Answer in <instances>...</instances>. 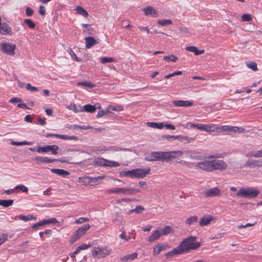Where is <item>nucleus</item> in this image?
<instances>
[{"mask_svg": "<svg viewBox=\"0 0 262 262\" xmlns=\"http://www.w3.org/2000/svg\"><path fill=\"white\" fill-rule=\"evenodd\" d=\"M183 154V151L180 150L168 152L154 151L146 156L145 159L147 161H167L172 158L181 157Z\"/></svg>", "mask_w": 262, "mask_h": 262, "instance_id": "nucleus-1", "label": "nucleus"}, {"mask_svg": "<svg viewBox=\"0 0 262 262\" xmlns=\"http://www.w3.org/2000/svg\"><path fill=\"white\" fill-rule=\"evenodd\" d=\"M196 236H190L184 239L178 246L182 250V253L188 252L192 250H196L201 246L200 242H195Z\"/></svg>", "mask_w": 262, "mask_h": 262, "instance_id": "nucleus-2", "label": "nucleus"}, {"mask_svg": "<svg viewBox=\"0 0 262 262\" xmlns=\"http://www.w3.org/2000/svg\"><path fill=\"white\" fill-rule=\"evenodd\" d=\"M259 193V191L256 188L242 187L239 189L236 195L245 198L253 199L256 198Z\"/></svg>", "mask_w": 262, "mask_h": 262, "instance_id": "nucleus-3", "label": "nucleus"}, {"mask_svg": "<svg viewBox=\"0 0 262 262\" xmlns=\"http://www.w3.org/2000/svg\"><path fill=\"white\" fill-rule=\"evenodd\" d=\"M150 168L134 169L132 170L123 171L121 174L126 177L143 178L149 173Z\"/></svg>", "mask_w": 262, "mask_h": 262, "instance_id": "nucleus-4", "label": "nucleus"}, {"mask_svg": "<svg viewBox=\"0 0 262 262\" xmlns=\"http://www.w3.org/2000/svg\"><path fill=\"white\" fill-rule=\"evenodd\" d=\"M91 226L89 224H84L77 229L70 236V242L73 244L82 236L85 234L86 231L89 230Z\"/></svg>", "mask_w": 262, "mask_h": 262, "instance_id": "nucleus-5", "label": "nucleus"}, {"mask_svg": "<svg viewBox=\"0 0 262 262\" xmlns=\"http://www.w3.org/2000/svg\"><path fill=\"white\" fill-rule=\"evenodd\" d=\"M112 251V249H108L106 247H97L93 249L92 254L94 257L102 258L109 255Z\"/></svg>", "mask_w": 262, "mask_h": 262, "instance_id": "nucleus-6", "label": "nucleus"}, {"mask_svg": "<svg viewBox=\"0 0 262 262\" xmlns=\"http://www.w3.org/2000/svg\"><path fill=\"white\" fill-rule=\"evenodd\" d=\"M244 131V129L243 128L230 125H222L221 126H217V132H229L236 133L237 132H243Z\"/></svg>", "mask_w": 262, "mask_h": 262, "instance_id": "nucleus-7", "label": "nucleus"}, {"mask_svg": "<svg viewBox=\"0 0 262 262\" xmlns=\"http://www.w3.org/2000/svg\"><path fill=\"white\" fill-rule=\"evenodd\" d=\"M2 50L9 55H13L15 54L16 45L10 43H3L1 45Z\"/></svg>", "mask_w": 262, "mask_h": 262, "instance_id": "nucleus-8", "label": "nucleus"}, {"mask_svg": "<svg viewBox=\"0 0 262 262\" xmlns=\"http://www.w3.org/2000/svg\"><path fill=\"white\" fill-rule=\"evenodd\" d=\"M212 171L216 170H224L226 169L227 165L223 160H214L211 161Z\"/></svg>", "mask_w": 262, "mask_h": 262, "instance_id": "nucleus-9", "label": "nucleus"}, {"mask_svg": "<svg viewBox=\"0 0 262 262\" xmlns=\"http://www.w3.org/2000/svg\"><path fill=\"white\" fill-rule=\"evenodd\" d=\"M195 167L198 168L206 171H212L211 161H206L202 162H198L195 165Z\"/></svg>", "mask_w": 262, "mask_h": 262, "instance_id": "nucleus-10", "label": "nucleus"}, {"mask_svg": "<svg viewBox=\"0 0 262 262\" xmlns=\"http://www.w3.org/2000/svg\"><path fill=\"white\" fill-rule=\"evenodd\" d=\"M37 164H41L42 163H51L57 161V159H50L47 157H36L33 159Z\"/></svg>", "mask_w": 262, "mask_h": 262, "instance_id": "nucleus-11", "label": "nucleus"}, {"mask_svg": "<svg viewBox=\"0 0 262 262\" xmlns=\"http://www.w3.org/2000/svg\"><path fill=\"white\" fill-rule=\"evenodd\" d=\"M221 193V190L217 187L212 188L208 189L204 193V196L206 198H212L219 195Z\"/></svg>", "mask_w": 262, "mask_h": 262, "instance_id": "nucleus-12", "label": "nucleus"}, {"mask_svg": "<svg viewBox=\"0 0 262 262\" xmlns=\"http://www.w3.org/2000/svg\"><path fill=\"white\" fill-rule=\"evenodd\" d=\"M172 103L175 106L179 107H189L193 105V103L192 102L188 100H173L172 101Z\"/></svg>", "mask_w": 262, "mask_h": 262, "instance_id": "nucleus-13", "label": "nucleus"}, {"mask_svg": "<svg viewBox=\"0 0 262 262\" xmlns=\"http://www.w3.org/2000/svg\"><path fill=\"white\" fill-rule=\"evenodd\" d=\"M245 166L247 167H262V160H248L245 163Z\"/></svg>", "mask_w": 262, "mask_h": 262, "instance_id": "nucleus-14", "label": "nucleus"}, {"mask_svg": "<svg viewBox=\"0 0 262 262\" xmlns=\"http://www.w3.org/2000/svg\"><path fill=\"white\" fill-rule=\"evenodd\" d=\"M104 176H99L98 177H88V183L91 186L97 185L102 182Z\"/></svg>", "mask_w": 262, "mask_h": 262, "instance_id": "nucleus-15", "label": "nucleus"}, {"mask_svg": "<svg viewBox=\"0 0 262 262\" xmlns=\"http://www.w3.org/2000/svg\"><path fill=\"white\" fill-rule=\"evenodd\" d=\"M107 194L111 193H123L128 195V188H117L114 189H108L106 191Z\"/></svg>", "mask_w": 262, "mask_h": 262, "instance_id": "nucleus-16", "label": "nucleus"}, {"mask_svg": "<svg viewBox=\"0 0 262 262\" xmlns=\"http://www.w3.org/2000/svg\"><path fill=\"white\" fill-rule=\"evenodd\" d=\"M214 217L210 215V216H203L201 218L200 221L199 222V225L201 227L205 226L208 225L210 223L211 221L214 220Z\"/></svg>", "mask_w": 262, "mask_h": 262, "instance_id": "nucleus-17", "label": "nucleus"}, {"mask_svg": "<svg viewBox=\"0 0 262 262\" xmlns=\"http://www.w3.org/2000/svg\"><path fill=\"white\" fill-rule=\"evenodd\" d=\"M0 33L4 35L11 34L12 33L11 28L6 23L1 24Z\"/></svg>", "mask_w": 262, "mask_h": 262, "instance_id": "nucleus-18", "label": "nucleus"}, {"mask_svg": "<svg viewBox=\"0 0 262 262\" xmlns=\"http://www.w3.org/2000/svg\"><path fill=\"white\" fill-rule=\"evenodd\" d=\"M85 48L90 49L94 45L98 43L97 40H96L93 37H88L85 38Z\"/></svg>", "mask_w": 262, "mask_h": 262, "instance_id": "nucleus-19", "label": "nucleus"}, {"mask_svg": "<svg viewBox=\"0 0 262 262\" xmlns=\"http://www.w3.org/2000/svg\"><path fill=\"white\" fill-rule=\"evenodd\" d=\"M96 111V107L94 105L85 104L81 107L80 112H85L88 113H94Z\"/></svg>", "mask_w": 262, "mask_h": 262, "instance_id": "nucleus-20", "label": "nucleus"}, {"mask_svg": "<svg viewBox=\"0 0 262 262\" xmlns=\"http://www.w3.org/2000/svg\"><path fill=\"white\" fill-rule=\"evenodd\" d=\"M143 11L146 15H151L152 17H157V13L155 9L151 6H147L143 9Z\"/></svg>", "mask_w": 262, "mask_h": 262, "instance_id": "nucleus-21", "label": "nucleus"}, {"mask_svg": "<svg viewBox=\"0 0 262 262\" xmlns=\"http://www.w3.org/2000/svg\"><path fill=\"white\" fill-rule=\"evenodd\" d=\"M182 254V250L181 249L180 247L178 246L176 248H174L172 251L169 252L167 253L165 256L166 258H169L174 256L176 255H179Z\"/></svg>", "mask_w": 262, "mask_h": 262, "instance_id": "nucleus-22", "label": "nucleus"}, {"mask_svg": "<svg viewBox=\"0 0 262 262\" xmlns=\"http://www.w3.org/2000/svg\"><path fill=\"white\" fill-rule=\"evenodd\" d=\"M161 234L160 231L156 230L148 237V241L150 243L154 242V241L158 239L161 237Z\"/></svg>", "mask_w": 262, "mask_h": 262, "instance_id": "nucleus-23", "label": "nucleus"}, {"mask_svg": "<svg viewBox=\"0 0 262 262\" xmlns=\"http://www.w3.org/2000/svg\"><path fill=\"white\" fill-rule=\"evenodd\" d=\"M51 171L53 173H55L59 176H62L63 177H66L70 174V172L69 171L64 169L53 168L51 169Z\"/></svg>", "mask_w": 262, "mask_h": 262, "instance_id": "nucleus-24", "label": "nucleus"}, {"mask_svg": "<svg viewBox=\"0 0 262 262\" xmlns=\"http://www.w3.org/2000/svg\"><path fill=\"white\" fill-rule=\"evenodd\" d=\"M186 50L191 52H193L195 55H199L200 54H202L204 53V50H198L196 47L194 46H189L186 48Z\"/></svg>", "mask_w": 262, "mask_h": 262, "instance_id": "nucleus-25", "label": "nucleus"}, {"mask_svg": "<svg viewBox=\"0 0 262 262\" xmlns=\"http://www.w3.org/2000/svg\"><path fill=\"white\" fill-rule=\"evenodd\" d=\"M108 160L102 158H96L94 161L95 165L100 166H107Z\"/></svg>", "mask_w": 262, "mask_h": 262, "instance_id": "nucleus-26", "label": "nucleus"}, {"mask_svg": "<svg viewBox=\"0 0 262 262\" xmlns=\"http://www.w3.org/2000/svg\"><path fill=\"white\" fill-rule=\"evenodd\" d=\"M138 254L136 252L133 253L132 254H127L123 256L121 258V260L122 262H126L128 260H134L137 257Z\"/></svg>", "mask_w": 262, "mask_h": 262, "instance_id": "nucleus-27", "label": "nucleus"}, {"mask_svg": "<svg viewBox=\"0 0 262 262\" xmlns=\"http://www.w3.org/2000/svg\"><path fill=\"white\" fill-rule=\"evenodd\" d=\"M51 145H45L43 146H37L36 148V151L38 153L48 152L51 149Z\"/></svg>", "mask_w": 262, "mask_h": 262, "instance_id": "nucleus-28", "label": "nucleus"}, {"mask_svg": "<svg viewBox=\"0 0 262 262\" xmlns=\"http://www.w3.org/2000/svg\"><path fill=\"white\" fill-rule=\"evenodd\" d=\"M217 126H216V125L214 124H206L204 125V130L207 132H212L215 131L217 132Z\"/></svg>", "mask_w": 262, "mask_h": 262, "instance_id": "nucleus-29", "label": "nucleus"}, {"mask_svg": "<svg viewBox=\"0 0 262 262\" xmlns=\"http://www.w3.org/2000/svg\"><path fill=\"white\" fill-rule=\"evenodd\" d=\"M147 125L148 126H150L152 128H159V129H162L164 127V123L161 122V123H157V122H148L147 123Z\"/></svg>", "mask_w": 262, "mask_h": 262, "instance_id": "nucleus-30", "label": "nucleus"}, {"mask_svg": "<svg viewBox=\"0 0 262 262\" xmlns=\"http://www.w3.org/2000/svg\"><path fill=\"white\" fill-rule=\"evenodd\" d=\"M76 10L77 13L82 15L85 17H87L89 15L88 12L80 6H78L76 7Z\"/></svg>", "mask_w": 262, "mask_h": 262, "instance_id": "nucleus-31", "label": "nucleus"}, {"mask_svg": "<svg viewBox=\"0 0 262 262\" xmlns=\"http://www.w3.org/2000/svg\"><path fill=\"white\" fill-rule=\"evenodd\" d=\"M14 201L13 200H1L0 199V206L4 207H8L13 204Z\"/></svg>", "mask_w": 262, "mask_h": 262, "instance_id": "nucleus-32", "label": "nucleus"}, {"mask_svg": "<svg viewBox=\"0 0 262 262\" xmlns=\"http://www.w3.org/2000/svg\"><path fill=\"white\" fill-rule=\"evenodd\" d=\"M178 138H179L178 140L179 141L183 142L185 143H190L191 141L194 140V138L186 136L179 135Z\"/></svg>", "mask_w": 262, "mask_h": 262, "instance_id": "nucleus-33", "label": "nucleus"}, {"mask_svg": "<svg viewBox=\"0 0 262 262\" xmlns=\"http://www.w3.org/2000/svg\"><path fill=\"white\" fill-rule=\"evenodd\" d=\"M198 220V217L197 216H192L188 218L186 221L185 224L188 226H190L194 223H196Z\"/></svg>", "mask_w": 262, "mask_h": 262, "instance_id": "nucleus-34", "label": "nucleus"}, {"mask_svg": "<svg viewBox=\"0 0 262 262\" xmlns=\"http://www.w3.org/2000/svg\"><path fill=\"white\" fill-rule=\"evenodd\" d=\"M40 222H41L42 226H43L46 224H54L58 223V221L55 218H51L50 219H45Z\"/></svg>", "mask_w": 262, "mask_h": 262, "instance_id": "nucleus-35", "label": "nucleus"}, {"mask_svg": "<svg viewBox=\"0 0 262 262\" xmlns=\"http://www.w3.org/2000/svg\"><path fill=\"white\" fill-rule=\"evenodd\" d=\"M144 210V207L138 205L136 207L135 209H131L128 211V214H131L133 212H135L137 214L141 213L143 212V211Z\"/></svg>", "mask_w": 262, "mask_h": 262, "instance_id": "nucleus-36", "label": "nucleus"}, {"mask_svg": "<svg viewBox=\"0 0 262 262\" xmlns=\"http://www.w3.org/2000/svg\"><path fill=\"white\" fill-rule=\"evenodd\" d=\"M246 65L248 68L251 69L253 71H258L257 63L254 61L246 62Z\"/></svg>", "mask_w": 262, "mask_h": 262, "instance_id": "nucleus-37", "label": "nucleus"}, {"mask_svg": "<svg viewBox=\"0 0 262 262\" xmlns=\"http://www.w3.org/2000/svg\"><path fill=\"white\" fill-rule=\"evenodd\" d=\"M123 110L122 106L120 105L113 106L109 105L108 106V111L112 113V111L120 112Z\"/></svg>", "mask_w": 262, "mask_h": 262, "instance_id": "nucleus-38", "label": "nucleus"}, {"mask_svg": "<svg viewBox=\"0 0 262 262\" xmlns=\"http://www.w3.org/2000/svg\"><path fill=\"white\" fill-rule=\"evenodd\" d=\"M18 217L20 220L24 221H27L29 220H36V217L32 215L29 214L27 216L20 214L19 215Z\"/></svg>", "mask_w": 262, "mask_h": 262, "instance_id": "nucleus-39", "label": "nucleus"}, {"mask_svg": "<svg viewBox=\"0 0 262 262\" xmlns=\"http://www.w3.org/2000/svg\"><path fill=\"white\" fill-rule=\"evenodd\" d=\"M77 85L79 86L82 85V86H86L90 89L93 88L95 86V84L94 83H93L91 82H89V81H87L79 82L77 83Z\"/></svg>", "mask_w": 262, "mask_h": 262, "instance_id": "nucleus-40", "label": "nucleus"}, {"mask_svg": "<svg viewBox=\"0 0 262 262\" xmlns=\"http://www.w3.org/2000/svg\"><path fill=\"white\" fill-rule=\"evenodd\" d=\"M172 231V228L169 226H166L160 231L161 235H166L170 233Z\"/></svg>", "mask_w": 262, "mask_h": 262, "instance_id": "nucleus-41", "label": "nucleus"}, {"mask_svg": "<svg viewBox=\"0 0 262 262\" xmlns=\"http://www.w3.org/2000/svg\"><path fill=\"white\" fill-rule=\"evenodd\" d=\"M11 144H12L13 145H17V146H21V145H30L32 144V142L27 141H22V142H16V141H12L11 142Z\"/></svg>", "mask_w": 262, "mask_h": 262, "instance_id": "nucleus-42", "label": "nucleus"}, {"mask_svg": "<svg viewBox=\"0 0 262 262\" xmlns=\"http://www.w3.org/2000/svg\"><path fill=\"white\" fill-rule=\"evenodd\" d=\"M158 23L162 26H166L172 24V21L170 19L159 20Z\"/></svg>", "mask_w": 262, "mask_h": 262, "instance_id": "nucleus-43", "label": "nucleus"}, {"mask_svg": "<svg viewBox=\"0 0 262 262\" xmlns=\"http://www.w3.org/2000/svg\"><path fill=\"white\" fill-rule=\"evenodd\" d=\"M90 245H88L85 244H83L76 248V250L74 251V254H78L81 250H85L88 249L89 247H90Z\"/></svg>", "mask_w": 262, "mask_h": 262, "instance_id": "nucleus-44", "label": "nucleus"}, {"mask_svg": "<svg viewBox=\"0 0 262 262\" xmlns=\"http://www.w3.org/2000/svg\"><path fill=\"white\" fill-rule=\"evenodd\" d=\"M178 57L174 55H170L169 56H165L163 57V59L167 61L176 62L178 60Z\"/></svg>", "mask_w": 262, "mask_h": 262, "instance_id": "nucleus-45", "label": "nucleus"}, {"mask_svg": "<svg viewBox=\"0 0 262 262\" xmlns=\"http://www.w3.org/2000/svg\"><path fill=\"white\" fill-rule=\"evenodd\" d=\"M15 190H20L23 192H28V188L25 185L23 184H20L19 185H17L15 186L14 188Z\"/></svg>", "mask_w": 262, "mask_h": 262, "instance_id": "nucleus-46", "label": "nucleus"}, {"mask_svg": "<svg viewBox=\"0 0 262 262\" xmlns=\"http://www.w3.org/2000/svg\"><path fill=\"white\" fill-rule=\"evenodd\" d=\"M24 23H26L30 29H34L35 27V24L30 19H26L24 20Z\"/></svg>", "mask_w": 262, "mask_h": 262, "instance_id": "nucleus-47", "label": "nucleus"}, {"mask_svg": "<svg viewBox=\"0 0 262 262\" xmlns=\"http://www.w3.org/2000/svg\"><path fill=\"white\" fill-rule=\"evenodd\" d=\"M114 60H115V59L113 57H103L101 59V63L102 64H104L106 63L113 62Z\"/></svg>", "mask_w": 262, "mask_h": 262, "instance_id": "nucleus-48", "label": "nucleus"}, {"mask_svg": "<svg viewBox=\"0 0 262 262\" xmlns=\"http://www.w3.org/2000/svg\"><path fill=\"white\" fill-rule=\"evenodd\" d=\"M108 113H110V112L108 111V107L107 108L106 110H101L98 111L97 115V117L98 118H100L101 117L106 115Z\"/></svg>", "mask_w": 262, "mask_h": 262, "instance_id": "nucleus-49", "label": "nucleus"}, {"mask_svg": "<svg viewBox=\"0 0 262 262\" xmlns=\"http://www.w3.org/2000/svg\"><path fill=\"white\" fill-rule=\"evenodd\" d=\"M51 149L50 151L52 155H56L58 154L57 151L59 149V147L56 145H52L51 146Z\"/></svg>", "mask_w": 262, "mask_h": 262, "instance_id": "nucleus-50", "label": "nucleus"}, {"mask_svg": "<svg viewBox=\"0 0 262 262\" xmlns=\"http://www.w3.org/2000/svg\"><path fill=\"white\" fill-rule=\"evenodd\" d=\"M141 190L139 189H135L133 188H128V195H133L136 193L140 192Z\"/></svg>", "mask_w": 262, "mask_h": 262, "instance_id": "nucleus-51", "label": "nucleus"}, {"mask_svg": "<svg viewBox=\"0 0 262 262\" xmlns=\"http://www.w3.org/2000/svg\"><path fill=\"white\" fill-rule=\"evenodd\" d=\"M89 220L90 219L89 218L82 217L76 220L75 223L77 224H82L84 222H88Z\"/></svg>", "mask_w": 262, "mask_h": 262, "instance_id": "nucleus-52", "label": "nucleus"}, {"mask_svg": "<svg viewBox=\"0 0 262 262\" xmlns=\"http://www.w3.org/2000/svg\"><path fill=\"white\" fill-rule=\"evenodd\" d=\"M252 19L251 15L249 14H244L242 16V20L243 21H249Z\"/></svg>", "mask_w": 262, "mask_h": 262, "instance_id": "nucleus-53", "label": "nucleus"}, {"mask_svg": "<svg viewBox=\"0 0 262 262\" xmlns=\"http://www.w3.org/2000/svg\"><path fill=\"white\" fill-rule=\"evenodd\" d=\"M26 88L27 90L31 92H36L38 91V89L37 88L32 86L29 83L26 84Z\"/></svg>", "mask_w": 262, "mask_h": 262, "instance_id": "nucleus-54", "label": "nucleus"}, {"mask_svg": "<svg viewBox=\"0 0 262 262\" xmlns=\"http://www.w3.org/2000/svg\"><path fill=\"white\" fill-rule=\"evenodd\" d=\"M119 166H120V164L117 162L111 161L108 160V162L107 163V166L111 167H115Z\"/></svg>", "mask_w": 262, "mask_h": 262, "instance_id": "nucleus-55", "label": "nucleus"}, {"mask_svg": "<svg viewBox=\"0 0 262 262\" xmlns=\"http://www.w3.org/2000/svg\"><path fill=\"white\" fill-rule=\"evenodd\" d=\"M111 148H112L113 150L115 151H131V149L129 148H121L116 146H113L111 147Z\"/></svg>", "mask_w": 262, "mask_h": 262, "instance_id": "nucleus-56", "label": "nucleus"}, {"mask_svg": "<svg viewBox=\"0 0 262 262\" xmlns=\"http://www.w3.org/2000/svg\"><path fill=\"white\" fill-rule=\"evenodd\" d=\"M8 239V235L6 234H3L0 236V245L3 244Z\"/></svg>", "mask_w": 262, "mask_h": 262, "instance_id": "nucleus-57", "label": "nucleus"}, {"mask_svg": "<svg viewBox=\"0 0 262 262\" xmlns=\"http://www.w3.org/2000/svg\"><path fill=\"white\" fill-rule=\"evenodd\" d=\"M26 15L28 16H31L33 14L34 11L32 8L28 7L26 8Z\"/></svg>", "mask_w": 262, "mask_h": 262, "instance_id": "nucleus-58", "label": "nucleus"}, {"mask_svg": "<svg viewBox=\"0 0 262 262\" xmlns=\"http://www.w3.org/2000/svg\"><path fill=\"white\" fill-rule=\"evenodd\" d=\"M119 237L122 238L124 239L126 241H128L130 239V236H126L125 233L124 231L122 232L119 235Z\"/></svg>", "mask_w": 262, "mask_h": 262, "instance_id": "nucleus-59", "label": "nucleus"}, {"mask_svg": "<svg viewBox=\"0 0 262 262\" xmlns=\"http://www.w3.org/2000/svg\"><path fill=\"white\" fill-rule=\"evenodd\" d=\"M38 12L40 15H45L46 14V10L45 7L43 6H40Z\"/></svg>", "mask_w": 262, "mask_h": 262, "instance_id": "nucleus-60", "label": "nucleus"}, {"mask_svg": "<svg viewBox=\"0 0 262 262\" xmlns=\"http://www.w3.org/2000/svg\"><path fill=\"white\" fill-rule=\"evenodd\" d=\"M17 107L20 108L29 110L30 109L26 103H18L17 105Z\"/></svg>", "mask_w": 262, "mask_h": 262, "instance_id": "nucleus-61", "label": "nucleus"}, {"mask_svg": "<svg viewBox=\"0 0 262 262\" xmlns=\"http://www.w3.org/2000/svg\"><path fill=\"white\" fill-rule=\"evenodd\" d=\"M45 137H47V138H49V137H56V138H59V134H54V133H48V134H47L46 135H45Z\"/></svg>", "mask_w": 262, "mask_h": 262, "instance_id": "nucleus-62", "label": "nucleus"}, {"mask_svg": "<svg viewBox=\"0 0 262 262\" xmlns=\"http://www.w3.org/2000/svg\"><path fill=\"white\" fill-rule=\"evenodd\" d=\"M164 126L166 127V128L171 130H174L176 129L175 126L171 124H164Z\"/></svg>", "mask_w": 262, "mask_h": 262, "instance_id": "nucleus-63", "label": "nucleus"}, {"mask_svg": "<svg viewBox=\"0 0 262 262\" xmlns=\"http://www.w3.org/2000/svg\"><path fill=\"white\" fill-rule=\"evenodd\" d=\"M255 158L262 157V149L257 151L254 154Z\"/></svg>", "mask_w": 262, "mask_h": 262, "instance_id": "nucleus-64", "label": "nucleus"}]
</instances>
